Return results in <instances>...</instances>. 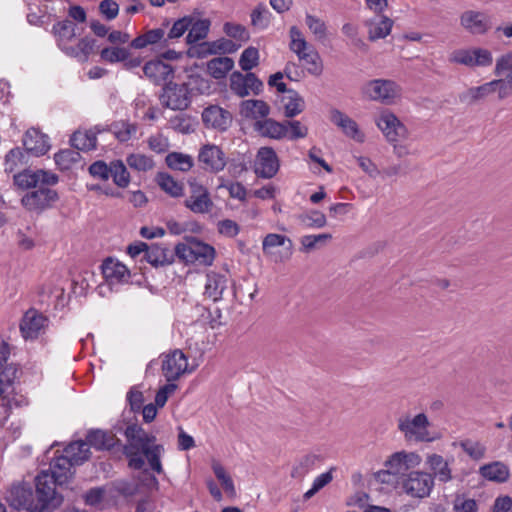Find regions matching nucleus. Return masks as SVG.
Wrapping results in <instances>:
<instances>
[{"mask_svg":"<svg viewBox=\"0 0 512 512\" xmlns=\"http://www.w3.org/2000/svg\"><path fill=\"white\" fill-rule=\"evenodd\" d=\"M126 444L123 453L128 460V466L134 470H141L145 465V458L155 473L162 474L161 457L164 446L156 443V436L148 433L138 424L127 425L124 430Z\"/></svg>","mask_w":512,"mask_h":512,"instance_id":"obj_1","label":"nucleus"},{"mask_svg":"<svg viewBox=\"0 0 512 512\" xmlns=\"http://www.w3.org/2000/svg\"><path fill=\"white\" fill-rule=\"evenodd\" d=\"M18 367L7 366L0 371V422L8 420L13 408H20L28 405V399L23 394L17 393L15 380L18 378Z\"/></svg>","mask_w":512,"mask_h":512,"instance_id":"obj_2","label":"nucleus"},{"mask_svg":"<svg viewBox=\"0 0 512 512\" xmlns=\"http://www.w3.org/2000/svg\"><path fill=\"white\" fill-rule=\"evenodd\" d=\"M290 44L289 48L294 52L299 61L302 62L306 71L313 76H320L323 73V62L316 49L308 44L302 35V32L296 26L289 30Z\"/></svg>","mask_w":512,"mask_h":512,"instance_id":"obj_3","label":"nucleus"},{"mask_svg":"<svg viewBox=\"0 0 512 512\" xmlns=\"http://www.w3.org/2000/svg\"><path fill=\"white\" fill-rule=\"evenodd\" d=\"M398 430L408 441L433 442L438 436L432 435L429 431L430 421L425 413H418L415 416L404 415L398 419Z\"/></svg>","mask_w":512,"mask_h":512,"instance_id":"obj_4","label":"nucleus"},{"mask_svg":"<svg viewBox=\"0 0 512 512\" xmlns=\"http://www.w3.org/2000/svg\"><path fill=\"white\" fill-rule=\"evenodd\" d=\"M175 255L186 264L210 266L215 258V249L204 242L190 240L175 246Z\"/></svg>","mask_w":512,"mask_h":512,"instance_id":"obj_5","label":"nucleus"},{"mask_svg":"<svg viewBox=\"0 0 512 512\" xmlns=\"http://www.w3.org/2000/svg\"><path fill=\"white\" fill-rule=\"evenodd\" d=\"M35 485L40 505L37 512H48L61 505L63 497L56 492L55 486L58 484L50 476L49 471H41L35 479Z\"/></svg>","mask_w":512,"mask_h":512,"instance_id":"obj_6","label":"nucleus"},{"mask_svg":"<svg viewBox=\"0 0 512 512\" xmlns=\"http://www.w3.org/2000/svg\"><path fill=\"white\" fill-rule=\"evenodd\" d=\"M401 487L405 494L412 498H426L430 495L434 481L428 472L410 471L401 481Z\"/></svg>","mask_w":512,"mask_h":512,"instance_id":"obj_7","label":"nucleus"},{"mask_svg":"<svg viewBox=\"0 0 512 512\" xmlns=\"http://www.w3.org/2000/svg\"><path fill=\"white\" fill-rule=\"evenodd\" d=\"M400 87L392 80L374 79L363 86V94L373 101L391 104L400 96Z\"/></svg>","mask_w":512,"mask_h":512,"instance_id":"obj_8","label":"nucleus"},{"mask_svg":"<svg viewBox=\"0 0 512 512\" xmlns=\"http://www.w3.org/2000/svg\"><path fill=\"white\" fill-rule=\"evenodd\" d=\"M449 61L468 67H488L493 63V55L485 48L457 49L451 53Z\"/></svg>","mask_w":512,"mask_h":512,"instance_id":"obj_9","label":"nucleus"},{"mask_svg":"<svg viewBox=\"0 0 512 512\" xmlns=\"http://www.w3.org/2000/svg\"><path fill=\"white\" fill-rule=\"evenodd\" d=\"M213 205L208 189L195 180L189 181V195L184 200V206L195 214H206Z\"/></svg>","mask_w":512,"mask_h":512,"instance_id":"obj_10","label":"nucleus"},{"mask_svg":"<svg viewBox=\"0 0 512 512\" xmlns=\"http://www.w3.org/2000/svg\"><path fill=\"white\" fill-rule=\"evenodd\" d=\"M230 89L238 97L244 98L251 93L259 95L263 89V82L252 72L245 74L234 71L230 75Z\"/></svg>","mask_w":512,"mask_h":512,"instance_id":"obj_11","label":"nucleus"},{"mask_svg":"<svg viewBox=\"0 0 512 512\" xmlns=\"http://www.w3.org/2000/svg\"><path fill=\"white\" fill-rule=\"evenodd\" d=\"M421 461V456L416 452L399 451L393 453L384 465L385 468L391 469L398 479H403L410 471L417 468Z\"/></svg>","mask_w":512,"mask_h":512,"instance_id":"obj_12","label":"nucleus"},{"mask_svg":"<svg viewBox=\"0 0 512 512\" xmlns=\"http://www.w3.org/2000/svg\"><path fill=\"white\" fill-rule=\"evenodd\" d=\"M14 183L21 189L36 188L39 185H55L58 183V176L55 173L45 170H28L14 174Z\"/></svg>","mask_w":512,"mask_h":512,"instance_id":"obj_13","label":"nucleus"},{"mask_svg":"<svg viewBox=\"0 0 512 512\" xmlns=\"http://www.w3.org/2000/svg\"><path fill=\"white\" fill-rule=\"evenodd\" d=\"M160 101L172 110H184L190 104L188 87L185 84L169 83L163 88Z\"/></svg>","mask_w":512,"mask_h":512,"instance_id":"obj_14","label":"nucleus"},{"mask_svg":"<svg viewBox=\"0 0 512 512\" xmlns=\"http://www.w3.org/2000/svg\"><path fill=\"white\" fill-rule=\"evenodd\" d=\"M280 167L279 159L272 147H261L254 162L255 174L264 179L274 177Z\"/></svg>","mask_w":512,"mask_h":512,"instance_id":"obj_15","label":"nucleus"},{"mask_svg":"<svg viewBox=\"0 0 512 512\" xmlns=\"http://www.w3.org/2000/svg\"><path fill=\"white\" fill-rule=\"evenodd\" d=\"M48 185H39L37 189L28 192L22 197V204L29 210L41 211L58 199L55 190L47 187Z\"/></svg>","mask_w":512,"mask_h":512,"instance_id":"obj_16","label":"nucleus"},{"mask_svg":"<svg viewBox=\"0 0 512 512\" xmlns=\"http://www.w3.org/2000/svg\"><path fill=\"white\" fill-rule=\"evenodd\" d=\"M493 73L500 84V96H512V51H508L496 59Z\"/></svg>","mask_w":512,"mask_h":512,"instance_id":"obj_17","label":"nucleus"},{"mask_svg":"<svg viewBox=\"0 0 512 512\" xmlns=\"http://www.w3.org/2000/svg\"><path fill=\"white\" fill-rule=\"evenodd\" d=\"M376 124L378 128L382 131L387 141L394 143L403 139L407 135V129L403 123L389 111L382 112Z\"/></svg>","mask_w":512,"mask_h":512,"instance_id":"obj_18","label":"nucleus"},{"mask_svg":"<svg viewBox=\"0 0 512 512\" xmlns=\"http://www.w3.org/2000/svg\"><path fill=\"white\" fill-rule=\"evenodd\" d=\"M187 368V357L179 349L165 355L162 362V372L168 382L179 379V377L187 371Z\"/></svg>","mask_w":512,"mask_h":512,"instance_id":"obj_19","label":"nucleus"},{"mask_svg":"<svg viewBox=\"0 0 512 512\" xmlns=\"http://www.w3.org/2000/svg\"><path fill=\"white\" fill-rule=\"evenodd\" d=\"M167 26L168 22L164 23L162 27L146 31L145 33L134 38L131 41L130 46L134 49H143L151 46L153 50H161L168 47L169 45L166 38Z\"/></svg>","mask_w":512,"mask_h":512,"instance_id":"obj_20","label":"nucleus"},{"mask_svg":"<svg viewBox=\"0 0 512 512\" xmlns=\"http://www.w3.org/2000/svg\"><path fill=\"white\" fill-rule=\"evenodd\" d=\"M198 161L206 171L217 173L226 166L225 153L216 145H204L198 155Z\"/></svg>","mask_w":512,"mask_h":512,"instance_id":"obj_21","label":"nucleus"},{"mask_svg":"<svg viewBox=\"0 0 512 512\" xmlns=\"http://www.w3.org/2000/svg\"><path fill=\"white\" fill-rule=\"evenodd\" d=\"M461 26L473 35H483L491 28L490 18L481 11L467 10L460 16Z\"/></svg>","mask_w":512,"mask_h":512,"instance_id":"obj_22","label":"nucleus"},{"mask_svg":"<svg viewBox=\"0 0 512 512\" xmlns=\"http://www.w3.org/2000/svg\"><path fill=\"white\" fill-rule=\"evenodd\" d=\"M48 325V318L35 309H29L20 323V331L24 339H35Z\"/></svg>","mask_w":512,"mask_h":512,"instance_id":"obj_23","label":"nucleus"},{"mask_svg":"<svg viewBox=\"0 0 512 512\" xmlns=\"http://www.w3.org/2000/svg\"><path fill=\"white\" fill-rule=\"evenodd\" d=\"M23 150L27 151V155L39 157L48 152L50 149L49 137L36 128L28 129L23 136Z\"/></svg>","mask_w":512,"mask_h":512,"instance_id":"obj_24","label":"nucleus"},{"mask_svg":"<svg viewBox=\"0 0 512 512\" xmlns=\"http://www.w3.org/2000/svg\"><path fill=\"white\" fill-rule=\"evenodd\" d=\"M202 121L207 128L226 131L231 125L232 115L229 111L212 105L202 112Z\"/></svg>","mask_w":512,"mask_h":512,"instance_id":"obj_25","label":"nucleus"},{"mask_svg":"<svg viewBox=\"0 0 512 512\" xmlns=\"http://www.w3.org/2000/svg\"><path fill=\"white\" fill-rule=\"evenodd\" d=\"M493 93H497L498 100H504L507 98L500 96V84L497 79H493L480 86L470 87L460 96V99L463 102L475 103L485 100Z\"/></svg>","mask_w":512,"mask_h":512,"instance_id":"obj_26","label":"nucleus"},{"mask_svg":"<svg viewBox=\"0 0 512 512\" xmlns=\"http://www.w3.org/2000/svg\"><path fill=\"white\" fill-rule=\"evenodd\" d=\"M102 274L109 286L127 283L130 272L127 267L119 261L111 258L106 259L102 264Z\"/></svg>","mask_w":512,"mask_h":512,"instance_id":"obj_27","label":"nucleus"},{"mask_svg":"<svg viewBox=\"0 0 512 512\" xmlns=\"http://www.w3.org/2000/svg\"><path fill=\"white\" fill-rule=\"evenodd\" d=\"M330 120L339 127L342 132L357 142H363L365 139L364 134L360 131L358 124L338 109L330 111Z\"/></svg>","mask_w":512,"mask_h":512,"instance_id":"obj_28","label":"nucleus"},{"mask_svg":"<svg viewBox=\"0 0 512 512\" xmlns=\"http://www.w3.org/2000/svg\"><path fill=\"white\" fill-rule=\"evenodd\" d=\"M254 130L262 137L280 140L288 135V126L284 122H278L272 118L255 121Z\"/></svg>","mask_w":512,"mask_h":512,"instance_id":"obj_29","label":"nucleus"},{"mask_svg":"<svg viewBox=\"0 0 512 512\" xmlns=\"http://www.w3.org/2000/svg\"><path fill=\"white\" fill-rule=\"evenodd\" d=\"M75 465L65 454L55 456L49 468L50 476L57 482L59 486L66 484L73 475V467Z\"/></svg>","mask_w":512,"mask_h":512,"instance_id":"obj_30","label":"nucleus"},{"mask_svg":"<svg viewBox=\"0 0 512 512\" xmlns=\"http://www.w3.org/2000/svg\"><path fill=\"white\" fill-rule=\"evenodd\" d=\"M426 464L432 472L430 474L433 477V481L437 479L439 482L447 483L452 480L450 462L442 455L436 453L429 454L426 457Z\"/></svg>","mask_w":512,"mask_h":512,"instance_id":"obj_31","label":"nucleus"},{"mask_svg":"<svg viewBox=\"0 0 512 512\" xmlns=\"http://www.w3.org/2000/svg\"><path fill=\"white\" fill-rule=\"evenodd\" d=\"M393 24V20L385 15L368 19L365 22V26L368 28V39L376 41L386 38L391 33Z\"/></svg>","mask_w":512,"mask_h":512,"instance_id":"obj_32","label":"nucleus"},{"mask_svg":"<svg viewBox=\"0 0 512 512\" xmlns=\"http://www.w3.org/2000/svg\"><path fill=\"white\" fill-rule=\"evenodd\" d=\"M240 114L247 119L264 120L270 114V106L263 100H244L240 104Z\"/></svg>","mask_w":512,"mask_h":512,"instance_id":"obj_33","label":"nucleus"},{"mask_svg":"<svg viewBox=\"0 0 512 512\" xmlns=\"http://www.w3.org/2000/svg\"><path fill=\"white\" fill-rule=\"evenodd\" d=\"M143 72L153 83L161 84L173 75V68L160 60H152L144 65Z\"/></svg>","mask_w":512,"mask_h":512,"instance_id":"obj_34","label":"nucleus"},{"mask_svg":"<svg viewBox=\"0 0 512 512\" xmlns=\"http://www.w3.org/2000/svg\"><path fill=\"white\" fill-rule=\"evenodd\" d=\"M191 24L189 25L186 42L190 45L205 39L209 33L211 21L207 18H200L198 15H189Z\"/></svg>","mask_w":512,"mask_h":512,"instance_id":"obj_35","label":"nucleus"},{"mask_svg":"<svg viewBox=\"0 0 512 512\" xmlns=\"http://www.w3.org/2000/svg\"><path fill=\"white\" fill-rule=\"evenodd\" d=\"M99 126H95L94 129L88 131H76L70 138L71 146L77 150L89 151L96 148L97 134L104 131Z\"/></svg>","mask_w":512,"mask_h":512,"instance_id":"obj_36","label":"nucleus"},{"mask_svg":"<svg viewBox=\"0 0 512 512\" xmlns=\"http://www.w3.org/2000/svg\"><path fill=\"white\" fill-rule=\"evenodd\" d=\"M175 252L173 253L169 248L152 244L148 247L144 258L148 263L154 267L170 265L174 261Z\"/></svg>","mask_w":512,"mask_h":512,"instance_id":"obj_37","label":"nucleus"},{"mask_svg":"<svg viewBox=\"0 0 512 512\" xmlns=\"http://www.w3.org/2000/svg\"><path fill=\"white\" fill-rule=\"evenodd\" d=\"M227 287V278L225 275L209 272L206 275L204 294L214 302L222 298L223 292Z\"/></svg>","mask_w":512,"mask_h":512,"instance_id":"obj_38","label":"nucleus"},{"mask_svg":"<svg viewBox=\"0 0 512 512\" xmlns=\"http://www.w3.org/2000/svg\"><path fill=\"white\" fill-rule=\"evenodd\" d=\"M53 33L56 37L58 47L64 52L70 48L69 42L76 36V27L69 20L59 21L53 25Z\"/></svg>","mask_w":512,"mask_h":512,"instance_id":"obj_39","label":"nucleus"},{"mask_svg":"<svg viewBox=\"0 0 512 512\" xmlns=\"http://www.w3.org/2000/svg\"><path fill=\"white\" fill-rule=\"evenodd\" d=\"M29 161L27 151L20 147L12 148L5 156L4 170L6 173H15L24 168Z\"/></svg>","mask_w":512,"mask_h":512,"instance_id":"obj_40","label":"nucleus"},{"mask_svg":"<svg viewBox=\"0 0 512 512\" xmlns=\"http://www.w3.org/2000/svg\"><path fill=\"white\" fill-rule=\"evenodd\" d=\"M480 474L489 481L504 483L508 480L510 472L502 462H493L480 467Z\"/></svg>","mask_w":512,"mask_h":512,"instance_id":"obj_41","label":"nucleus"},{"mask_svg":"<svg viewBox=\"0 0 512 512\" xmlns=\"http://www.w3.org/2000/svg\"><path fill=\"white\" fill-rule=\"evenodd\" d=\"M282 102L284 115L287 118H293L305 109V101L296 90L287 91V95L283 97Z\"/></svg>","mask_w":512,"mask_h":512,"instance_id":"obj_42","label":"nucleus"},{"mask_svg":"<svg viewBox=\"0 0 512 512\" xmlns=\"http://www.w3.org/2000/svg\"><path fill=\"white\" fill-rule=\"evenodd\" d=\"M63 454L68 457L73 464L81 465L90 457V450L87 443L83 440H78L70 443L64 448Z\"/></svg>","mask_w":512,"mask_h":512,"instance_id":"obj_43","label":"nucleus"},{"mask_svg":"<svg viewBox=\"0 0 512 512\" xmlns=\"http://www.w3.org/2000/svg\"><path fill=\"white\" fill-rule=\"evenodd\" d=\"M156 182L159 187L173 198L184 195V187L181 182L176 181L170 174L159 172L156 175Z\"/></svg>","mask_w":512,"mask_h":512,"instance_id":"obj_44","label":"nucleus"},{"mask_svg":"<svg viewBox=\"0 0 512 512\" xmlns=\"http://www.w3.org/2000/svg\"><path fill=\"white\" fill-rule=\"evenodd\" d=\"M8 500L10 505L16 509H31L32 506V493L30 489L23 486H14L9 492Z\"/></svg>","mask_w":512,"mask_h":512,"instance_id":"obj_45","label":"nucleus"},{"mask_svg":"<svg viewBox=\"0 0 512 512\" xmlns=\"http://www.w3.org/2000/svg\"><path fill=\"white\" fill-rule=\"evenodd\" d=\"M233 67L234 61L229 57H216L207 63V71L215 79L226 77Z\"/></svg>","mask_w":512,"mask_h":512,"instance_id":"obj_46","label":"nucleus"},{"mask_svg":"<svg viewBox=\"0 0 512 512\" xmlns=\"http://www.w3.org/2000/svg\"><path fill=\"white\" fill-rule=\"evenodd\" d=\"M165 163L171 170L187 172L193 167L194 160L188 154L174 151L166 155Z\"/></svg>","mask_w":512,"mask_h":512,"instance_id":"obj_47","label":"nucleus"},{"mask_svg":"<svg viewBox=\"0 0 512 512\" xmlns=\"http://www.w3.org/2000/svg\"><path fill=\"white\" fill-rule=\"evenodd\" d=\"M95 47V40L89 37L81 38L76 46H70L67 48L66 55L77 58L78 60L85 62L88 60L90 54L93 52Z\"/></svg>","mask_w":512,"mask_h":512,"instance_id":"obj_48","label":"nucleus"},{"mask_svg":"<svg viewBox=\"0 0 512 512\" xmlns=\"http://www.w3.org/2000/svg\"><path fill=\"white\" fill-rule=\"evenodd\" d=\"M87 447H93L96 450L110 449L113 446V439L105 431L100 429L90 430L87 433Z\"/></svg>","mask_w":512,"mask_h":512,"instance_id":"obj_49","label":"nucleus"},{"mask_svg":"<svg viewBox=\"0 0 512 512\" xmlns=\"http://www.w3.org/2000/svg\"><path fill=\"white\" fill-rule=\"evenodd\" d=\"M127 165L138 172H147L155 166L152 157L142 153H132L126 157Z\"/></svg>","mask_w":512,"mask_h":512,"instance_id":"obj_50","label":"nucleus"},{"mask_svg":"<svg viewBox=\"0 0 512 512\" xmlns=\"http://www.w3.org/2000/svg\"><path fill=\"white\" fill-rule=\"evenodd\" d=\"M110 177L113 182L120 188H125L130 183V174L121 160H115L111 162Z\"/></svg>","mask_w":512,"mask_h":512,"instance_id":"obj_51","label":"nucleus"},{"mask_svg":"<svg viewBox=\"0 0 512 512\" xmlns=\"http://www.w3.org/2000/svg\"><path fill=\"white\" fill-rule=\"evenodd\" d=\"M272 18V13L264 3H259L251 12V24L258 29H266Z\"/></svg>","mask_w":512,"mask_h":512,"instance_id":"obj_52","label":"nucleus"},{"mask_svg":"<svg viewBox=\"0 0 512 512\" xmlns=\"http://www.w3.org/2000/svg\"><path fill=\"white\" fill-rule=\"evenodd\" d=\"M212 470L223 487L224 491L233 496L235 495V486L231 476L227 473L223 465L218 461L212 462Z\"/></svg>","mask_w":512,"mask_h":512,"instance_id":"obj_53","label":"nucleus"},{"mask_svg":"<svg viewBox=\"0 0 512 512\" xmlns=\"http://www.w3.org/2000/svg\"><path fill=\"white\" fill-rule=\"evenodd\" d=\"M111 131L120 142H127L136 134L137 125L125 121L115 122L111 125Z\"/></svg>","mask_w":512,"mask_h":512,"instance_id":"obj_54","label":"nucleus"},{"mask_svg":"<svg viewBox=\"0 0 512 512\" xmlns=\"http://www.w3.org/2000/svg\"><path fill=\"white\" fill-rule=\"evenodd\" d=\"M130 53L123 47H107L101 50L100 57L108 63L123 62L128 59Z\"/></svg>","mask_w":512,"mask_h":512,"instance_id":"obj_55","label":"nucleus"},{"mask_svg":"<svg viewBox=\"0 0 512 512\" xmlns=\"http://www.w3.org/2000/svg\"><path fill=\"white\" fill-rule=\"evenodd\" d=\"M191 24V19L189 15H186L182 18L176 20L169 31H166V38L168 45L170 42L179 39L182 37L186 31L189 29V25Z\"/></svg>","mask_w":512,"mask_h":512,"instance_id":"obj_56","label":"nucleus"},{"mask_svg":"<svg viewBox=\"0 0 512 512\" xmlns=\"http://www.w3.org/2000/svg\"><path fill=\"white\" fill-rule=\"evenodd\" d=\"M259 64V51L257 48L250 46L246 48L239 59V66L243 71L250 72Z\"/></svg>","mask_w":512,"mask_h":512,"instance_id":"obj_57","label":"nucleus"},{"mask_svg":"<svg viewBox=\"0 0 512 512\" xmlns=\"http://www.w3.org/2000/svg\"><path fill=\"white\" fill-rule=\"evenodd\" d=\"M80 159V154L77 151L72 149H64L57 152L54 155V160L57 166H59L62 170H67L71 167L72 164L78 162Z\"/></svg>","mask_w":512,"mask_h":512,"instance_id":"obj_58","label":"nucleus"},{"mask_svg":"<svg viewBox=\"0 0 512 512\" xmlns=\"http://www.w3.org/2000/svg\"><path fill=\"white\" fill-rule=\"evenodd\" d=\"M288 243V248L291 249L292 241L285 235L269 233L262 241V249L265 254L270 253L271 249L279 246H284Z\"/></svg>","mask_w":512,"mask_h":512,"instance_id":"obj_59","label":"nucleus"},{"mask_svg":"<svg viewBox=\"0 0 512 512\" xmlns=\"http://www.w3.org/2000/svg\"><path fill=\"white\" fill-rule=\"evenodd\" d=\"M223 31L228 37L240 42H247L250 39L249 31L245 26L238 23H224Z\"/></svg>","mask_w":512,"mask_h":512,"instance_id":"obj_60","label":"nucleus"},{"mask_svg":"<svg viewBox=\"0 0 512 512\" xmlns=\"http://www.w3.org/2000/svg\"><path fill=\"white\" fill-rule=\"evenodd\" d=\"M305 22L317 40L322 41L326 39L327 27L323 20L314 15L306 14Z\"/></svg>","mask_w":512,"mask_h":512,"instance_id":"obj_61","label":"nucleus"},{"mask_svg":"<svg viewBox=\"0 0 512 512\" xmlns=\"http://www.w3.org/2000/svg\"><path fill=\"white\" fill-rule=\"evenodd\" d=\"M332 238V235L329 233H323L318 235H305L301 237L300 243L302 245V250L305 252L311 251L315 249L318 244H323L329 241Z\"/></svg>","mask_w":512,"mask_h":512,"instance_id":"obj_62","label":"nucleus"},{"mask_svg":"<svg viewBox=\"0 0 512 512\" xmlns=\"http://www.w3.org/2000/svg\"><path fill=\"white\" fill-rule=\"evenodd\" d=\"M315 464V457L306 455L302 457L299 462L293 467L291 476L296 479H302Z\"/></svg>","mask_w":512,"mask_h":512,"instance_id":"obj_63","label":"nucleus"},{"mask_svg":"<svg viewBox=\"0 0 512 512\" xmlns=\"http://www.w3.org/2000/svg\"><path fill=\"white\" fill-rule=\"evenodd\" d=\"M301 220L308 228H322L327 224L325 214L318 210H312L302 215Z\"/></svg>","mask_w":512,"mask_h":512,"instance_id":"obj_64","label":"nucleus"}]
</instances>
